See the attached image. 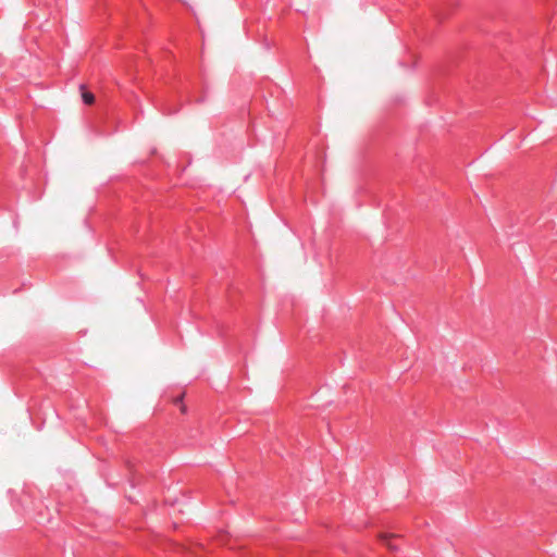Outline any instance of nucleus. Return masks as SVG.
<instances>
[{"mask_svg":"<svg viewBox=\"0 0 557 557\" xmlns=\"http://www.w3.org/2000/svg\"><path fill=\"white\" fill-rule=\"evenodd\" d=\"M82 98H83L84 103H86V104H91L95 101V96L88 91H84L82 94Z\"/></svg>","mask_w":557,"mask_h":557,"instance_id":"f257e3e1","label":"nucleus"},{"mask_svg":"<svg viewBox=\"0 0 557 557\" xmlns=\"http://www.w3.org/2000/svg\"><path fill=\"white\" fill-rule=\"evenodd\" d=\"M391 539H392V536L386 535V534L381 536L382 542H384L388 546V548L395 549V546L391 544Z\"/></svg>","mask_w":557,"mask_h":557,"instance_id":"f03ea898","label":"nucleus"}]
</instances>
